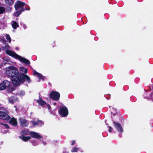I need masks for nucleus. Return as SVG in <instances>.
<instances>
[{
	"label": "nucleus",
	"mask_w": 153,
	"mask_h": 153,
	"mask_svg": "<svg viewBox=\"0 0 153 153\" xmlns=\"http://www.w3.org/2000/svg\"><path fill=\"white\" fill-rule=\"evenodd\" d=\"M25 5V3L19 0L17 1L14 5V7L17 11L15 12L14 15L16 17H18L22 13L24 12L25 10H29L30 9L29 8H27L26 7H23Z\"/></svg>",
	"instance_id": "obj_1"
},
{
	"label": "nucleus",
	"mask_w": 153,
	"mask_h": 153,
	"mask_svg": "<svg viewBox=\"0 0 153 153\" xmlns=\"http://www.w3.org/2000/svg\"><path fill=\"white\" fill-rule=\"evenodd\" d=\"M6 74L8 76L12 78L13 84L15 85L13 81L14 79L17 80V78H17L19 76V71L18 68L13 66H10L8 70L6 71Z\"/></svg>",
	"instance_id": "obj_2"
},
{
	"label": "nucleus",
	"mask_w": 153,
	"mask_h": 153,
	"mask_svg": "<svg viewBox=\"0 0 153 153\" xmlns=\"http://www.w3.org/2000/svg\"><path fill=\"white\" fill-rule=\"evenodd\" d=\"M17 78V80H14L15 85L18 86L21 83H24L25 82H27L28 83H30L31 82L30 77L26 74H22L19 75L18 77H16Z\"/></svg>",
	"instance_id": "obj_3"
},
{
	"label": "nucleus",
	"mask_w": 153,
	"mask_h": 153,
	"mask_svg": "<svg viewBox=\"0 0 153 153\" xmlns=\"http://www.w3.org/2000/svg\"><path fill=\"white\" fill-rule=\"evenodd\" d=\"M50 97L55 101H57L59 99L60 94L57 91H52L50 94Z\"/></svg>",
	"instance_id": "obj_4"
},
{
	"label": "nucleus",
	"mask_w": 153,
	"mask_h": 153,
	"mask_svg": "<svg viewBox=\"0 0 153 153\" xmlns=\"http://www.w3.org/2000/svg\"><path fill=\"white\" fill-rule=\"evenodd\" d=\"M59 112V114L63 117H67L68 114V110L66 107H60Z\"/></svg>",
	"instance_id": "obj_5"
},
{
	"label": "nucleus",
	"mask_w": 153,
	"mask_h": 153,
	"mask_svg": "<svg viewBox=\"0 0 153 153\" xmlns=\"http://www.w3.org/2000/svg\"><path fill=\"white\" fill-rule=\"evenodd\" d=\"M113 123L114 126L118 132L122 133L123 132V129L120 123L114 121H113Z\"/></svg>",
	"instance_id": "obj_6"
},
{
	"label": "nucleus",
	"mask_w": 153,
	"mask_h": 153,
	"mask_svg": "<svg viewBox=\"0 0 153 153\" xmlns=\"http://www.w3.org/2000/svg\"><path fill=\"white\" fill-rule=\"evenodd\" d=\"M10 85V82L5 80L3 81L0 84V90H3L9 87Z\"/></svg>",
	"instance_id": "obj_7"
},
{
	"label": "nucleus",
	"mask_w": 153,
	"mask_h": 153,
	"mask_svg": "<svg viewBox=\"0 0 153 153\" xmlns=\"http://www.w3.org/2000/svg\"><path fill=\"white\" fill-rule=\"evenodd\" d=\"M29 134L31 137L33 138H36L41 140L43 139L42 136L36 132L31 131L30 132Z\"/></svg>",
	"instance_id": "obj_8"
},
{
	"label": "nucleus",
	"mask_w": 153,
	"mask_h": 153,
	"mask_svg": "<svg viewBox=\"0 0 153 153\" xmlns=\"http://www.w3.org/2000/svg\"><path fill=\"white\" fill-rule=\"evenodd\" d=\"M19 120L20 124L22 126L25 127L28 126L29 123L26 120L21 118L19 119Z\"/></svg>",
	"instance_id": "obj_9"
},
{
	"label": "nucleus",
	"mask_w": 153,
	"mask_h": 153,
	"mask_svg": "<svg viewBox=\"0 0 153 153\" xmlns=\"http://www.w3.org/2000/svg\"><path fill=\"white\" fill-rule=\"evenodd\" d=\"M8 100L10 103L13 104L17 101L18 98L15 96H12L8 98Z\"/></svg>",
	"instance_id": "obj_10"
},
{
	"label": "nucleus",
	"mask_w": 153,
	"mask_h": 153,
	"mask_svg": "<svg viewBox=\"0 0 153 153\" xmlns=\"http://www.w3.org/2000/svg\"><path fill=\"white\" fill-rule=\"evenodd\" d=\"M27 69L24 67H22L20 68L19 74L21 75L22 74H26L27 73Z\"/></svg>",
	"instance_id": "obj_11"
},
{
	"label": "nucleus",
	"mask_w": 153,
	"mask_h": 153,
	"mask_svg": "<svg viewBox=\"0 0 153 153\" xmlns=\"http://www.w3.org/2000/svg\"><path fill=\"white\" fill-rule=\"evenodd\" d=\"M9 123L13 126H16L17 125L16 120L13 117L10 120Z\"/></svg>",
	"instance_id": "obj_12"
},
{
	"label": "nucleus",
	"mask_w": 153,
	"mask_h": 153,
	"mask_svg": "<svg viewBox=\"0 0 153 153\" xmlns=\"http://www.w3.org/2000/svg\"><path fill=\"white\" fill-rule=\"evenodd\" d=\"M19 137L25 142L28 141L31 139V137L30 136H20Z\"/></svg>",
	"instance_id": "obj_13"
},
{
	"label": "nucleus",
	"mask_w": 153,
	"mask_h": 153,
	"mask_svg": "<svg viewBox=\"0 0 153 153\" xmlns=\"http://www.w3.org/2000/svg\"><path fill=\"white\" fill-rule=\"evenodd\" d=\"M20 61L21 62H23L24 63H25L27 65H29L30 64V61L26 59L25 58H23L22 57L21 59H20Z\"/></svg>",
	"instance_id": "obj_14"
},
{
	"label": "nucleus",
	"mask_w": 153,
	"mask_h": 153,
	"mask_svg": "<svg viewBox=\"0 0 153 153\" xmlns=\"http://www.w3.org/2000/svg\"><path fill=\"white\" fill-rule=\"evenodd\" d=\"M36 102L39 104L40 105H45L46 104V102L43 100L42 99L40 98L39 100H37L36 101Z\"/></svg>",
	"instance_id": "obj_15"
},
{
	"label": "nucleus",
	"mask_w": 153,
	"mask_h": 153,
	"mask_svg": "<svg viewBox=\"0 0 153 153\" xmlns=\"http://www.w3.org/2000/svg\"><path fill=\"white\" fill-rule=\"evenodd\" d=\"M30 132L27 129H25V130L21 131L20 133L21 134V136L27 135L29 134L30 135Z\"/></svg>",
	"instance_id": "obj_16"
},
{
	"label": "nucleus",
	"mask_w": 153,
	"mask_h": 153,
	"mask_svg": "<svg viewBox=\"0 0 153 153\" xmlns=\"http://www.w3.org/2000/svg\"><path fill=\"white\" fill-rule=\"evenodd\" d=\"M6 4L8 5H12L14 3L15 0H5Z\"/></svg>",
	"instance_id": "obj_17"
},
{
	"label": "nucleus",
	"mask_w": 153,
	"mask_h": 153,
	"mask_svg": "<svg viewBox=\"0 0 153 153\" xmlns=\"http://www.w3.org/2000/svg\"><path fill=\"white\" fill-rule=\"evenodd\" d=\"M12 27L14 29H16L19 26V25L16 22L14 21L12 24Z\"/></svg>",
	"instance_id": "obj_18"
},
{
	"label": "nucleus",
	"mask_w": 153,
	"mask_h": 153,
	"mask_svg": "<svg viewBox=\"0 0 153 153\" xmlns=\"http://www.w3.org/2000/svg\"><path fill=\"white\" fill-rule=\"evenodd\" d=\"M14 52H13L12 51L8 50H7L6 52V53L7 55L12 57L13 56V54L14 53Z\"/></svg>",
	"instance_id": "obj_19"
},
{
	"label": "nucleus",
	"mask_w": 153,
	"mask_h": 153,
	"mask_svg": "<svg viewBox=\"0 0 153 153\" xmlns=\"http://www.w3.org/2000/svg\"><path fill=\"white\" fill-rule=\"evenodd\" d=\"M12 57L16 59H19V60H20V59L22 57V56L17 54L15 52H14V53L13 54V55Z\"/></svg>",
	"instance_id": "obj_20"
},
{
	"label": "nucleus",
	"mask_w": 153,
	"mask_h": 153,
	"mask_svg": "<svg viewBox=\"0 0 153 153\" xmlns=\"http://www.w3.org/2000/svg\"><path fill=\"white\" fill-rule=\"evenodd\" d=\"M5 8L3 7H0V14L4 13L5 10Z\"/></svg>",
	"instance_id": "obj_21"
},
{
	"label": "nucleus",
	"mask_w": 153,
	"mask_h": 153,
	"mask_svg": "<svg viewBox=\"0 0 153 153\" xmlns=\"http://www.w3.org/2000/svg\"><path fill=\"white\" fill-rule=\"evenodd\" d=\"M33 75H36L38 77L39 76V75H40V74L37 72L35 70H33Z\"/></svg>",
	"instance_id": "obj_22"
},
{
	"label": "nucleus",
	"mask_w": 153,
	"mask_h": 153,
	"mask_svg": "<svg viewBox=\"0 0 153 153\" xmlns=\"http://www.w3.org/2000/svg\"><path fill=\"white\" fill-rule=\"evenodd\" d=\"M78 148L76 147H74L72 148L71 152H75L77 151Z\"/></svg>",
	"instance_id": "obj_23"
},
{
	"label": "nucleus",
	"mask_w": 153,
	"mask_h": 153,
	"mask_svg": "<svg viewBox=\"0 0 153 153\" xmlns=\"http://www.w3.org/2000/svg\"><path fill=\"white\" fill-rule=\"evenodd\" d=\"M6 39H7L8 40L9 42L10 43L11 42V39L10 36L8 34H7L6 36Z\"/></svg>",
	"instance_id": "obj_24"
},
{
	"label": "nucleus",
	"mask_w": 153,
	"mask_h": 153,
	"mask_svg": "<svg viewBox=\"0 0 153 153\" xmlns=\"http://www.w3.org/2000/svg\"><path fill=\"white\" fill-rule=\"evenodd\" d=\"M38 77L39 78V79H42L44 80L45 79V77L43 76L41 74H40V75Z\"/></svg>",
	"instance_id": "obj_25"
},
{
	"label": "nucleus",
	"mask_w": 153,
	"mask_h": 153,
	"mask_svg": "<svg viewBox=\"0 0 153 153\" xmlns=\"http://www.w3.org/2000/svg\"><path fill=\"white\" fill-rule=\"evenodd\" d=\"M31 122L33 124V126H35L36 125H37L39 124V123L38 122L35 121H32Z\"/></svg>",
	"instance_id": "obj_26"
},
{
	"label": "nucleus",
	"mask_w": 153,
	"mask_h": 153,
	"mask_svg": "<svg viewBox=\"0 0 153 153\" xmlns=\"http://www.w3.org/2000/svg\"><path fill=\"white\" fill-rule=\"evenodd\" d=\"M0 124L4 126L5 127V128L7 129H8L9 128V126H8V125H7V124H3L2 123H1Z\"/></svg>",
	"instance_id": "obj_27"
},
{
	"label": "nucleus",
	"mask_w": 153,
	"mask_h": 153,
	"mask_svg": "<svg viewBox=\"0 0 153 153\" xmlns=\"http://www.w3.org/2000/svg\"><path fill=\"white\" fill-rule=\"evenodd\" d=\"M1 40L4 44H5L6 42V41L5 39H2Z\"/></svg>",
	"instance_id": "obj_28"
},
{
	"label": "nucleus",
	"mask_w": 153,
	"mask_h": 153,
	"mask_svg": "<svg viewBox=\"0 0 153 153\" xmlns=\"http://www.w3.org/2000/svg\"><path fill=\"white\" fill-rule=\"evenodd\" d=\"M25 94V92L24 91H21L20 93L19 94L23 96Z\"/></svg>",
	"instance_id": "obj_29"
},
{
	"label": "nucleus",
	"mask_w": 153,
	"mask_h": 153,
	"mask_svg": "<svg viewBox=\"0 0 153 153\" xmlns=\"http://www.w3.org/2000/svg\"><path fill=\"white\" fill-rule=\"evenodd\" d=\"M109 128L108 131L109 132H111L112 131V130L113 128H112V127L111 126H109L108 127Z\"/></svg>",
	"instance_id": "obj_30"
},
{
	"label": "nucleus",
	"mask_w": 153,
	"mask_h": 153,
	"mask_svg": "<svg viewBox=\"0 0 153 153\" xmlns=\"http://www.w3.org/2000/svg\"><path fill=\"white\" fill-rule=\"evenodd\" d=\"M75 143V140H73L71 142V145H74Z\"/></svg>",
	"instance_id": "obj_31"
},
{
	"label": "nucleus",
	"mask_w": 153,
	"mask_h": 153,
	"mask_svg": "<svg viewBox=\"0 0 153 153\" xmlns=\"http://www.w3.org/2000/svg\"><path fill=\"white\" fill-rule=\"evenodd\" d=\"M48 108L49 109H50V108H51V106L49 105H48Z\"/></svg>",
	"instance_id": "obj_32"
},
{
	"label": "nucleus",
	"mask_w": 153,
	"mask_h": 153,
	"mask_svg": "<svg viewBox=\"0 0 153 153\" xmlns=\"http://www.w3.org/2000/svg\"><path fill=\"white\" fill-rule=\"evenodd\" d=\"M23 27H24V29H25V28L26 27V26L25 25H23Z\"/></svg>",
	"instance_id": "obj_33"
},
{
	"label": "nucleus",
	"mask_w": 153,
	"mask_h": 153,
	"mask_svg": "<svg viewBox=\"0 0 153 153\" xmlns=\"http://www.w3.org/2000/svg\"><path fill=\"white\" fill-rule=\"evenodd\" d=\"M38 121L41 123L42 122L41 120H38Z\"/></svg>",
	"instance_id": "obj_34"
},
{
	"label": "nucleus",
	"mask_w": 153,
	"mask_h": 153,
	"mask_svg": "<svg viewBox=\"0 0 153 153\" xmlns=\"http://www.w3.org/2000/svg\"><path fill=\"white\" fill-rule=\"evenodd\" d=\"M43 143L44 145H45L46 144V143L45 142H43Z\"/></svg>",
	"instance_id": "obj_35"
},
{
	"label": "nucleus",
	"mask_w": 153,
	"mask_h": 153,
	"mask_svg": "<svg viewBox=\"0 0 153 153\" xmlns=\"http://www.w3.org/2000/svg\"><path fill=\"white\" fill-rule=\"evenodd\" d=\"M54 105H55L56 104V103H54V104H53Z\"/></svg>",
	"instance_id": "obj_36"
},
{
	"label": "nucleus",
	"mask_w": 153,
	"mask_h": 153,
	"mask_svg": "<svg viewBox=\"0 0 153 153\" xmlns=\"http://www.w3.org/2000/svg\"><path fill=\"white\" fill-rule=\"evenodd\" d=\"M6 46H9V45H8V44H7V45H6Z\"/></svg>",
	"instance_id": "obj_37"
},
{
	"label": "nucleus",
	"mask_w": 153,
	"mask_h": 153,
	"mask_svg": "<svg viewBox=\"0 0 153 153\" xmlns=\"http://www.w3.org/2000/svg\"><path fill=\"white\" fill-rule=\"evenodd\" d=\"M115 115V114H113V116H114Z\"/></svg>",
	"instance_id": "obj_38"
},
{
	"label": "nucleus",
	"mask_w": 153,
	"mask_h": 153,
	"mask_svg": "<svg viewBox=\"0 0 153 153\" xmlns=\"http://www.w3.org/2000/svg\"><path fill=\"white\" fill-rule=\"evenodd\" d=\"M1 51V48H0V51Z\"/></svg>",
	"instance_id": "obj_39"
},
{
	"label": "nucleus",
	"mask_w": 153,
	"mask_h": 153,
	"mask_svg": "<svg viewBox=\"0 0 153 153\" xmlns=\"http://www.w3.org/2000/svg\"><path fill=\"white\" fill-rule=\"evenodd\" d=\"M111 107V106H109V108H110Z\"/></svg>",
	"instance_id": "obj_40"
},
{
	"label": "nucleus",
	"mask_w": 153,
	"mask_h": 153,
	"mask_svg": "<svg viewBox=\"0 0 153 153\" xmlns=\"http://www.w3.org/2000/svg\"><path fill=\"white\" fill-rule=\"evenodd\" d=\"M1 29V28L0 27V29Z\"/></svg>",
	"instance_id": "obj_41"
}]
</instances>
